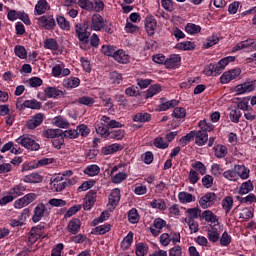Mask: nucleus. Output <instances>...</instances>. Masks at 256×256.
I'll return each instance as SVG.
<instances>
[{
	"label": "nucleus",
	"instance_id": "obj_1",
	"mask_svg": "<svg viewBox=\"0 0 256 256\" xmlns=\"http://www.w3.org/2000/svg\"><path fill=\"white\" fill-rule=\"evenodd\" d=\"M73 172L71 170L65 171L62 174H58L53 180H51L50 187L51 190L59 193L67 187V177H71Z\"/></svg>",
	"mask_w": 256,
	"mask_h": 256
},
{
	"label": "nucleus",
	"instance_id": "obj_32",
	"mask_svg": "<svg viewBox=\"0 0 256 256\" xmlns=\"http://www.w3.org/2000/svg\"><path fill=\"white\" fill-rule=\"evenodd\" d=\"M178 200L180 203L182 204H187V203H194L195 201V196H193V194L189 193V192H179L178 194Z\"/></svg>",
	"mask_w": 256,
	"mask_h": 256
},
{
	"label": "nucleus",
	"instance_id": "obj_27",
	"mask_svg": "<svg viewBox=\"0 0 256 256\" xmlns=\"http://www.w3.org/2000/svg\"><path fill=\"white\" fill-rule=\"evenodd\" d=\"M67 229L72 235H77V233H79V231L81 230V221L77 218H73L68 223Z\"/></svg>",
	"mask_w": 256,
	"mask_h": 256
},
{
	"label": "nucleus",
	"instance_id": "obj_23",
	"mask_svg": "<svg viewBox=\"0 0 256 256\" xmlns=\"http://www.w3.org/2000/svg\"><path fill=\"white\" fill-rule=\"evenodd\" d=\"M194 137L195 143L199 147H203V145H205L207 141H209V135L203 130L196 131Z\"/></svg>",
	"mask_w": 256,
	"mask_h": 256
},
{
	"label": "nucleus",
	"instance_id": "obj_34",
	"mask_svg": "<svg viewBox=\"0 0 256 256\" xmlns=\"http://www.w3.org/2000/svg\"><path fill=\"white\" fill-rule=\"evenodd\" d=\"M44 95L48 97V99H56V97L63 95V91L57 89L56 87H47L44 90Z\"/></svg>",
	"mask_w": 256,
	"mask_h": 256
},
{
	"label": "nucleus",
	"instance_id": "obj_30",
	"mask_svg": "<svg viewBox=\"0 0 256 256\" xmlns=\"http://www.w3.org/2000/svg\"><path fill=\"white\" fill-rule=\"evenodd\" d=\"M44 49H49L52 53H57L59 51V42L54 38H47L44 41Z\"/></svg>",
	"mask_w": 256,
	"mask_h": 256
},
{
	"label": "nucleus",
	"instance_id": "obj_16",
	"mask_svg": "<svg viewBox=\"0 0 256 256\" xmlns=\"http://www.w3.org/2000/svg\"><path fill=\"white\" fill-rule=\"evenodd\" d=\"M221 225L209 227L207 230V237L211 243H217L221 237Z\"/></svg>",
	"mask_w": 256,
	"mask_h": 256
},
{
	"label": "nucleus",
	"instance_id": "obj_56",
	"mask_svg": "<svg viewBox=\"0 0 256 256\" xmlns=\"http://www.w3.org/2000/svg\"><path fill=\"white\" fill-rule=\"evenodd\" d=\"M198 127L201 129L200 131H204V133L213 131V129H215V126H213L211 122H207V120H201L198 123Z\"/></svg>",
	"mask_w": 256,
	"mask_h": 256
},
{
	"label": "nucleus",
	"instance_id": "obj_64",
	"mask_svg": "<svg viewBox=\"0 0 256 256\" xmlns=\"http://www.w3.org/2000/svg\"><path fill=\"white\" fill-rule=\"evenodd\" d=\"M32 169H39V164L37 160L31 161L29 163H24L22 165V173H25V171H32Z\"/></svg>",
	"mask_w": 256,
	"mask_h": 256
},
{
	"label": "nucleus",
	"instance_id": "obj_24",
	"mask_svg": "<svg viewBox=\"0 0 256 256\" xmlns=\"http://www.w3.org/2000/svg\"><path fill=\"white\" fill-rule=\"evenodd\" d=\"M25 191H27V186L23 183H20L10 189L8 195H12L14 199H17V197H21Z\"/></svg>",
	"mask_w": 256,
	"mask_h": 256
},
{
	"label": "nucleus",
	"instance_id": "obj_15",
	"mask_svg": "<svg viewBox=\"0 0 256 256\" xmlns=\"http://www.w3.org/2000/svg\"><path fill=\"white\" fill-rule=\"evenodd\" d=\"M155 29H157V19L155 16L148 14L145 18V30L148 35H155Z\"/></svg>",
	"mask_w": 256,
	"mask_h": 256
},
{
	"label": "nucleus",
	"instance_id": "obj_49",
	"mask_svg": "<svg viewBox=\"0 0 256 256\" xmlns=\"http://www.w3.org/2000/svg\"><path fill=\"white\" fill-rule=\"evenodd\" d=\"M78 6L85 11H93L95 4L91 0H78Z\"/></svg>",
	"mask_w": 256,
	"mask_h": 256
},
{
	"label": "nucleus",
	"instance_id": "obj_31",
	"mask_svg": "<svg viewBox=\"0 0 256 256\" xmlns=\"http://www.w3.org/2000/svg\"><path fill=\"white\" fill-rule=\"evenodd\" d=\"M52 124L59 129H68L69 121L63 116H56L52 119Z\"/></svg>",
	"mask_w": 256,
	"mask_h": 256
},
{
	"label": "nucleus",
	"instance_id": "obj_28",
	"mask_svg": "<svg viewBox=\"0 0 256 256\" xmlns=\"http://www.w3.org/2000/svg\"><path fill=\"white\" fill-rule=\"evenodd\" d=\"M123 149V146L121 144H111L108 146H105L101 149L102 155H113V153H117V151H121Z\"/></svg>",
	"mask_w": 256,
	"mask_h": 256
},
{
	"label": "nucleus",
	"instance_id": "obj_60",
	"mask_svg": "<svg viewBox=\"0 0 256 256\" xmlns=\"http://www.w3.org/2000/svg\"><path fill=\"white\" fill-rule=\"evenodd\" d=\"M111 125V118L109 116H100V123L96 124V133L98 127H104L105 129H109Z\"/></svg>",
	"mask_w": 256,
	"mask_h": 256
},
{
	"label": "nucleus",
	"instance_id": "obj_21",
	"mask_svg": "<svg viewBox=\"0 0 256 256\" xmlns=\"http://www.w3.org/2000/svg\"><path fill=\"white\" fill-rule=\"evenodd\" d=\"M91 27L94 31H101L105 27V20L99 14H94L92 16V24Z\"/></svg>",
	"mask_w": 256,
	"mask_h": 256
},
{
	"label": "nucleus",
	"instance_id": "obj_35",
	"mask_svg": "<svg viewBox=\"0 0 256 256\" xmlns=\"http://www.w3.org/2000/svg\"><path fill=\"white\" fill-rule=\"evenodd\" d=\"M253 189H255V187L253 186V182L251 180H248L241 184V186L239 187L238 193L239 195H247V193H251Z\"/></svg>",
	"mask_w": 256,
	"mask_h": 256
},
{
	"label": "nucleus",
	"instance_id": "obj_38",
	"mask_svg": "<svg viewBox=\"0 0 256 256\" xmlns=\"http://www.w3.org/2000/svg\"><path fill=\"white\" fill-rule=\"evenodd\" d=\"M203 73H204V75H206V77H213V76L221 75V73L217 69V65H215V64H209V65L205 66Z\"/></svg>",
	"mask_w": 256,
	"mask_h": 256
},
{
	"label": "nucleus",
	"instance_id": "obj_19",
	"mask_svg": "<svg viewBox=\"0 0 256 256\" xmlns=\"http://www.w3.org/2000/svg\"><path fill=\"white\" fill-rule=\"evenodd\" d=\"M45 119V116L41 113H37L34 115L30 120L27 121V127L29 129H37L41 123H43V120Z\"/></svg>",
	"mask_w": 256,
	"mask_h": 256
},
{
	"label": "nucleus",
	"instance_id": "obj_40",
	"mask_svg": "<svg viewBox=\"0 0 256 256\" xmlns=\"http://www.w3.org/2000/svg\"><path fill=\"white\" fill-rule=\"evenodd\" d=\"M85 175H88V177H96V175H99L101 173V168L97 166V164L88 165L84 169Z\"/></svg>",
	"mask_w": 256,
	"mask_h": 256
},
{
	"label": "nucleus",
	"instance_id": "obj_12",
	"mask_svg": "<svg viewBox=\"0 0 256 256\" xmlns=\"http://www.w3.org/2000/svg\"><path fill=\"white\" fill-rule=\"evenodd\" d=\"M38 25L42 27V29H46L47 31H51L55 29V18L51 15H44L38 18Z\"/></svg>",
	"mask_w": 256,
	"mask_h": 256
},
{
	"label": "nucleus",
	"instance_id": "obj_59",
	"mask_svg": "<svg viewBox=\"0 0 256 256\" xmlns=\"http://www.w3.org/2000/svg\"><path fill=\"white\" fill-rule=\"evenodd\" d=\"M23 107L26 109H41V104L39 101L33 99V100H26L23 103Z\"/></svg>",
	"mask_w": 256,
	"mask_h": 256
},
{
	"label": "nucleus",
	"instance_id": "obj_48",
	"mask_svg": "<svg viewBox=\"0 0 256 256\" xmlns=\"http://www.w3.org/2000/svg\"><path fill=\"white\" fill-rule=\"evenodd\" d=\"M222 208L224 209L225 213H230L233 209V197L226 196L222 200Z\"/></svg>",
	"mask_w": 256,
	"mask_h": 256
},
{
	"label": "nucleus",
	"instance_id": "obj_54",
	"mask_svg": "<svg viewBox=\"0 0 256 256\" xmlns=\"http://www.w3.org/2000/svg\"><path fill=\"white\" fill-rule=\"evenodd\" d=\"M214 153L217 159H223L227 155V146L217 145L214 147Z\"/></svg>",
	"mask_w": 256,
	"mask_h": 256
},
{
	"label": "nucleus",
	"instance_id": "obj_13",
	"mask_svg": "<svg viewBox=\"0 0 256 256\" xmlns=\"http://www.w3.org/2000/svg\"><path fill=\"white\" fill-rule=\"evenodd\" d=\"M47 213H49L47 206L43 203L38 204L34 208V214L32 216L33 223H39V221H41V219H43Z\"/></svg>",
	"mask_w": 256,
	"mask_h": 256
},
{
	"label": "nucleus",
	"instance_id": "obj_58",
	"mask_svg": "<svg viewBox=\"0 0 256 256\" xmlns=\"http://www.w3.org/2000/svg\"><path fill=\"white\" fill-rule=\"evenodd\" d=\"M133 245V232H129L121 242L122 249H129Z\"/></svg>",
	"mask_w": 256,
	"mask_h": 256
},
{
	"label": "nucleus",
	"instance_id": "obj_57",
	"mask_svg": "<svg viewBox=\"0 0 256 256\" xmlns=\"http://www.w3.org/2000/svg\"><path fill=\"white\" fill-rule=\"evenodd\" d=\"M149 251V247H147V245L145 243H138L136 244V250L135 253L137 256H145L147 255Z\"/></svg>",
	"mask_w": 256,
	"mask_h": 256
},
{
	"label": "nucleus",
	"instance_id": "obj_10",
	"mask_svg": "<svg viewBox=\"0 0 256 256\" xmlns=\"http://www.w3.org/2000/svg\"><path fill=\"white\" fill-rule=\"evenodd\" d=\"M67 75H71V70L69 68H65V64L61 61H58L52 67V76L53 77H67Z\"/></svg>",
	"mask_w": 256,
	"mask_h": 256
},
{
	"label": "nucleus",
	"instance_id": "obj_25",
	"mask_svg": "<svg viewBox=\"0 0 256 256\" xmlns=\"http://www.w3.org/2000/svg\"><path fill=\"white\" fill-rule=\"evenodd\" d=\"M24 183H30V184H35V183H42L43 182V176L41 174L33 172L28 175H25L22 179Z\"/></svg>",
	"mask_w": 256,
	"mask_h": 256
},
{
	"label": "nucleus",
	"instance_id": "obj_43",
	"mask_svg": "<svg viewBox=\"0 0 256 256\" xmlns=\"http://www.w3.org/2000/svg\"><path fill=\"white\" fill-rule=\"evenodd\" d=\"M162 88L159 84H154L149 87V89L146 91V99H151L152 97H155V95H159L161 93Z\"/></svg>",
	"mask_w": 256,
	"mask_h": 256
},
{
	"label": "nucleus",
	"instance_id": "obj_7",
	"mask_svg": "<svg viewBox=\"0 0 256 256\" xmlns=\"http://www.w3.org/2000/svg\"><path fill=\"white\" fill-rule=\"evenodd\" d=\"M215 201H217V196L213 192L206 193L199 200V205L201 209H209L215 205Z\"/></svg>",
	"mask_w": 256,
	"mask_h": 256
},
{
	"label": "nucleus",
	"instance_id": "obj_39",
	"mask_svg": "<svg viewBox=\"0 0 256 256\" xmlns=\"http://www.w3.org/2000/svg\"><path fill=\"white\" fill-rule=\"evenodd\" d=\"M235 61V56H227L225 58H222L217 64L216 68L219 70V73H222L225 67H227V64L233 63Z\"/></svg>",
	"mask_w": 256,
	"mask_h": 256
},
{
	"label": "nucleus",
	"instance_id": "obj_53",
	"mask_svg": "<svg viewBox=\"0 0 256 256\" xmlns=\"http://www.w3.org/2000/svg\"><path fill=\"white\" fill-rule=\"evenodd\" d=\"M176 49H180L181 51H191V49H195V44L191 41H183L176 45Z\"/></svg>",
	"mask_w": 256,
	"mask_h": 256
},
{
	"label": "nucleus",
	"instance_id": "obj_41",
	"mask_svg": "<svg viewBox=\"0 0 256 256\" xmlns=\"http://www.w3.org/2000/svg\"><path fill=\"white\" fill-rule=\"evenodd\" d=\"M61 134H63V131L60 129H46L42 132L43 137L46 139H57Z\"/></svg>",
	"mask_w": 256,
	"mask_h": 256
},
{
	"label": "nucleus",
	"instance_id": "obj_17",
	"mask_svg": "<svg viewBox=\"0 0 256 256\" xmlns=\"http://www.w3.org/2000/svg\"><path fill=\"white\" fill-rule=\"evenodd\" d=\"M117 63H121L122 65H127L131 61V56L123 49L116 50L114 54V58Z\"/></svg>",
	"mask_w": 256,
	"mask_h": 256
},
{
	"label": "nucleus",
	"instance_id": "obj_51",
	"mask_svg": "<svg viewBox=\"0 0 256 256\" xmlns=\"http://www.w3.org/2000/svg\"><path fill=\"white\" fill-rule=\"evenodd\" d=\"M14 53L19 59H27V49L23 45H16L14 47Z\"/></svg>",
	"mask_w": 256,
	"mask_h": 256
},
{
	"label": "nucleus",
	"instance_id": "obj_22",
	"mask_svg": "<svg viewBox=\"0 0 256 256\" xmlns=\"http://www.w3.org/2000/svg\"><path fill=\"white\" fill-rule=\"evenodd\" d=\"M95 201H97V194L89 192L84 198V210L90 211V209L93 208V205H95Z\"/></svg>",
	"mask_w": 256,
	"mask_h": 256
},
{
	"label": "nucleus",
	"instance_id": "obj_52",
	"mask_svg": "<svg viewBox=\"0 0 256 256\" xmlns=\"http://www.w3.org/2000/svg\"><path fill=\"white\" fill-rule=\"evenodd\" d=\"M101 51L103 55H106L107 57H115V53H117V49L115 46L111 45H103L101 48Z\"/></svg>",
	"mask_w": 256,
	"mask_h": 256
},
{
	"label": "nucleus",
	"instance_id": "obj_61",
	"mask_svg": "<svg viewBox=\"0 0 256 256\" xmlns=\"http://www.w3.org/2000/svg\"><path fill=\"white\" fill-rule=\"evenodd\" d=\"M231 235H229V233H227V231L223 232V234L220 237V245L221 247H229V245H231Z\"/></svg>",
	"mask_w": 256,
	"mask_h": 256
},
{
	"label": "nucleus",
	"instance_id": "obj_8",
	"mask_svg": "<svg viewBox=\"0 0 256 256\" xmlns=\"http://www.w3.org/2000/svg\"><path fill=\"white\" fill-rule=\"evenodd\" d=\"M240 75L241 69L239 68L228 70L221 75L220 83H222V85H227V83H231L233 79H237V77H239Z\"/></svg>",
	"mask_w": 256,
	"mask_h": 256
},
{
	"label": "nucleus",
	"instance_id": "obj_14",
	"mask_svg": "<svg viewBox=\"0 0 256 256\" xmlns=\"http://www.w3.org/2000/svg\"><path fill=\"white\" fill-rule=\"evenodd\" d=\"M234 91L237 93V95H245V93H251L255 91V81L239 84L235 87Z\"/></svg>",
	"mask_w": 256,
	"mask_h": 256
},
{
	"label": "nucleus",
	"instance_id": "obj_46",
	"mask_svg": "<svg viewBox=\"0 0 256 256\" xmlns=\"http://www.w3.org/2000/svg\"><path fill=\"white\" fill-rule=\"evenodd\" d=\"M187 217L184 219H189V221H195V219H199V215H201V210L199 208H189L186 210Z\"/></svg>",
	"mask_w": 256,
	"mask_h": 256
},
{
	"label": "nucleus",
	"instance_id": "obj_55",
	"mask_svg": "<svg viewBox=\"0 0 256 256\" xmlns=\"http://www.w3.org/2000/svg\"><path fill=\"white\" fill-rule=\"evenodd\" d=\"M184 223L188 225L191 234L199 232V222L195 220L184 219Z\"/></svg>",
	"mask_w": 256,
	"mask_h": 256
},
{
	"label": "nucleus",
	"instance_id": "obj_63",
	"mask_svg": "<svg viewBox=\"0 0 256 256\" xmlns=\"http://www.w3.org/2000/svg\"><path fill=\"white\" fill-rule=\"evenodd\" d=\"M147 191H148L147 185L145 184H135L134 190H133L135 195H140V196L147 195Z\"/></svg>",
	"mask_w": 256,
	"mask_h": 256
},
{
	"label": "nucleus",
	"instance_id": "obj_62",
	"mask_svg": "<svg viewBox=\"0 0 256 256\" xmlns=\"http://www.w3.org/2000/svg\"><path fill=\"white\" fill-rule=\"evenodd\" d=\"M128 221L129 223H132V224L139 223V213L137 212V209L132 208L128 212Z\"/></svg>",
	"mask_w": 256,
	"mask_h": 256
},
{
	"label": "nucleus",
	"instance_id": "obj_20",
	"mask_svg": "<svg viewBox=\"0 0 256 256\" xmlns=\"http://www.w3.org/2000/svg\"><path fill=\"white\" fill-rule=\"evenodd\" d=\"M236 169V174L238 179H242L243 181L247 180L249 178V175L251 173V170L246 167L245 165H234Z\"/></svg>",
	"mask_w": 256,
	"mask_h": 256
},
{
	"label": "nucleus",
	"instance_id": "obj_37",
	"mask_svg": "<svg viewBox=\"0 0 256 256\" xmlns=\"http://www.w3.org/2000/svg\"><path fill=\"white\" fill-rule=\"evenodd\" d=\"M48 9L49 3H47V0H39L35 5V13H37V15H43Z\"/></svg>",
	"mask_w": 256,
	"mask_h": 256
},
{
	"label": "nucleus",
	"instance_id": "obj_6",
	"mask_svg": "<svg viewBox=\"0 0 256 256\" xmlns=\"http://www.w3.org/2000/svg\"><path fill=\"white\" fill-rule=\"evenodd\" d=\"M37 199V194L35 193H28L24 195L22 198L14 201V209H23V207H27V205H31L33 201Z\"/></svg>",
	"mask_w": 256,
	"mask_h": 256
},
{
	"label": "nucleus",
	"instance_id": "obj_47",
	"mask_svg": "<svg viewBox=\"0 0 256 256\" xmlns=\"http://www.w3.org/2000/svg\"><path fill=\"white\" fill-rule=\"evenodd\" d=\"M56 21H57V24L60 27V29H62L63 31L71 30V24L69 23V21H67V19H65V17L58 16L56 18Z\"/></svg>",
	"mask_w": 256,
	"mask_h": 256
},
{
	"label": "nucleus",
	"instance_id": "obj_3",
	"mask_svg": "<svg viewBox=\"0 0 256 256\" xmlns=\"http://www.w3.org/2000/svg\"><path fill=\"white\" fill-rule=\"evenodd\" d=\"M128 176L127 172L123 171L122 165L114 166L110 172L111 181L116 185L123 183Z\"/></svg>",
	"mask_w": 256,
	"mask_h": 256
},
{
	"label": "nucleus",
	"instance_id": "obj_42",
	"mask_svg": "<svg viewBox=\"0 0 256 256\" xmlns=\"http://www.w3.org/2000/svg\"><path fill=\"white\" fill-rule=\"evenodd\" d=\"M132 119L135 123H147V121H151V114L147 112H140L135 114Z\"/></svg>",
	"mask_w": 256,
	"mask_h": 256
},
{
	"label": "nucleus",
	"instance_id": "obj_5",
	"mask_svg": "<svg viewBox=\"0 0 256 256\" xmlns=\"http://www.w3.org/2000/svg\"><path fill=\"white\" fill-rule=\"evenodd\" d=\"M16 143L25 149H29L30 151H39L41 147L39 146V143H37V141L30 136H20L16 139Z\"/></svg>",
	"mask_w": 256,
	"mask_h": 256
},
{
	"label": "nucleus",
	"instance_id": "obj_29",
	"mask_svg": "<svg viewBox=\"0 0 256 256\" xmlns=\"http://www.w3.org/2000/svg\"><path fill=\"white\" fill-rule=\"evenodd\" d=\"M1 153H7V151H10L13 155H20L21 148L19 146L13 144V142H8L3 145L1 148Z\"/></svg>",
	"mask_w": 256,
	"mask_h": 256
},
{
	"label": "nucleus",
	"instance_id": "obj_44",
	"mask_svg": "<svg viewBox=\"0 0 256 256\" xmlns=\"http://www.w3.org/2000/svg\"><path fill=\"white\" fill-rule=\"evenodd\" d=\"M185 31L188 35H199V33H201V26L195 23H188L185 26Z\"/></svg>",
	"mask_w": 256,
	"mask_h": 256
},
{
	"label": "nucleus",
	"instance_id": "obj_9",
	"mask_svg": "<svg viewBox=\"0 0 256 256\" xmlns=\"http://www.w3.org/2000/svg\"><path fill=\"white\" fill-rule=\"evenodd\" d=\"M202 219L208 223L209 227H219V217L213 213L211 210H205L201 214Z\"/></svg>",
	"mask_w": 256,
	"mask_h": 256
},
{
	"label": "nucleus",
	"instance_id": "obj_26",
	"mask_svg": "<svg viewBox=\"0 0 256 256\" xmlns=\"http://www.w3.org/2000/svg\"><path fill=\"white\" fill-rule=\"evenodd\" d=\"M161 101L162 103L157 106L156 111H169V109H173V107H177V105H179V101L174 99L166 102L162 99Z\"/></svg>",
	"mask_w": 256,
	"mask_h": 256
},
{
	"label": "nucleus",
	"instance_id": "obj_18",
	"mask_svg": "<svg viewBox=\"0 0 256 256\" xmlns=\"http://www.w3.org/2000/svg\"><path fill=\"white\" fill-rule=\"evenodd\" d=\"M181 65V56L179 54H172L166 59V69H177Z\"/></svg>",
	"mask_w": 256,
	"mask_h": 256
},
{
	"label": "nucleus",
	"instance_id": "obj_2",
	"mask_svg": "<svg viewBox=\"0 0 256 256\" xmlns=\"http://www.w3.org/2000/svg\"><path fill=\"white\" fill-rule=\"evenodd\" d=\"M98 135H101L104 139H116V141H121L123 137H125V130H114L109 132V129L105 127H98L97 128Z\"/></svg>",
	"mask_w": 256,
	"mask_h": 256
},
{
	"label": "nucleus",
	"instance_id": "obj_36",
	"mask_svg": "<svg viewBox=\"0 0 256 256\" xmlns=\"http://www.w3.org/2000/svg\"><path fill=\"white\" fill-rule=\"evenodd\" d=\"M150 207H152V209H158V211H165L167 209V202L161 198L153 199L150 202Z\"/></svg>",
	"mask_w": 256,
	"mask_h": 256
},
{
	"label": "nucleus",
	"instance_id": "obj_45",
	"mask_svg": "<svg viewBox=\"0 0 256 256\" xmlns=\"http://www.w3.org/2000/svg\"><path fill=\"white\" fill-rule=\"evenodd\" d=\"M224 179H227V181H239V178L237 176V170L235 169V166L233 169H229L223 172Z\"/></svg>",
	"mask_w": 256,
	"mask_h": 256
},
{
	"label": "nucleus",
	"instance_id": "obj_33",
	"mask_svg": "<svg viewBox=\"0 0 256 256\" xmlns=\"http://www.w3.org/2000/svg\"><path fill=\"white\" fill-rule=\"evenodd\" d=\"M78 85H81V80L77 77L66 78L63 81V86L66 89H75Z\"/></svg>",
	"mask_w": 256,
	"mask_h": 256
},
{
	"label": "nucleus",
	"instance_id": "obj_4",
	"mask_svg": "<svg viewBox=\"0 0 256 256\" xmlns=\"http://www.w3.org/2000/svg\"><path fill=\"white\" fill-rule=\"evenodd\" d=\"M237 51H247L248 53L256 51V39L250 38L239 42L232 48V53Z\"/></svg>",
	"mask_w": 256,
	"mask_h": 256
},
{
	"label": "nucleus",
	"instance_id": "obj_11",
	"mask_svg": "<svg viewBox=\"0 0 256 256\" xmlns=\"http://www.w3.org/2000/svg\"><path fill=\"white\" fill-rule=\"evenodd\" d=\"M121 201V190L115 188L111 191L109 198H108V209L110 211L115 210V208L119 205Z\"/></svg>",
	"mask_w": 256,
	"mask_h": 256
},
{
	"label": "nucleus",
	"instance_id": "obj_50",
	"mask_svg": "<svg viewBox=\"0 0 256 256\" xmlns=\"http://www.w3.org/2000/svg\"><path fill=\"white\" fill-rule=\"evenodd\" d=\"M153 145L156 147V149H168L169 148V142L165 141L163 137H156L153 140Z\"/></svg>",
	"mask_w": 256,
	"mask_h": 256
}]
</instances>
